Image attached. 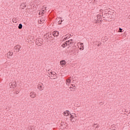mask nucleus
Listing matches in <instances>:
<instances>
[{"instance_id": "nucleus-1", "label": "nucleus", "mask_w": 130, "mask_h": 130, "mask_svg": "<svg viewBox=\"0 0 130 130\" xmlns=\"http://www.w3.org/2000/svg\"><path fill=\"white\" fill-rule=\"evenodd\" d=\"M73 40H70L68 41H67L66 42H65V43L66 44V46H69V47H71V46H72V45H73Z\"/></svg>"}, {"instance_id": "nucleus-2", "label": "nucleus", "mask_w": 130, "mask_h": 130, "mask_svg": "<svg viewBox=\"0 0 130 130\" xmlns=\"http://www.w3.org/2000/svg\"><path fill=\"white\" fill-rule=\"evenodd\" d=\"M67 126H68V124H67V122H62L61 123V125L60 126V128L61 129H63V128H67Z\"/></svg>"}, {"instance_id": "nucleus-3", "label": "nucleus", "mask_w": 130, "mask_h": 130, "mask_svg": "<svg viewBox=\"0 0 130 130\" xmlns=\"http://www.w3.org/2000/svg\"><path fill=\"white\" fill-rule=\"evenodd\" d=\"M101 18V16L100 15H96V19L94 20V23H99V20H100Z\"/></svg>"}, {"instance_id": "nucleus-4", "label": "nucleus", "mask_w": 130, "mask_h": 130, "mask_svg": "<svg viewBox=\"0 0 130 130\" xmlns=\"http://www.w3.org/2000/svg\"><path fill=\"white\" fill-rule=\"evenodd\" d=\"M38 89L39 90H43L44 89V87L43 86V84L40 83L38 85Z\"/></svg>"}, {"instance_id": "nucleus-5", "label": "nucleus", "mask_w": 130, "mask_h": 130, "mask_svg": "<svg viewBox=\"0 0 130 130\" xmlns=\"http://www.w3.org/2000/svg\"><path fill=\"white\" fill-rule=\"evenodd\" d=\"M51 77H52V78H54V79H56L57 78V76H56V73L55 72H51Z\"/></svg>"}, {"instance_id": "nucleus-6", "label": "nucleus", "mask_w": 130, "mask_h": 130, "mask_svg": "<svg viewBox=\"0 0 130 130\" xmlns=\"http://www.w3.org/2000/svg\"><path fill=\"white\" fill-rule=\"evenodd\" d=\"M66 63H67V62H66V60H61L60 61V64L61 66V67H64Z\"/></svg>"}, {"instance_id": "nucleus-7", "label": "nucleus", "mask_w": 130, "mask_h": 130, "mask_svg": "<svg viewBox=\"0 0 130 130\" xmlns=\"http://www.w3.org/2000/svg\"><path fill=\"white\" fill-rule=\"evenodd\" d=\"M102 16H103V17L104 18H110V15L108 13H103L102 14Z\"/></svg>"}, {"instance_id": "nucleus-8", "label": "nucleus", "mask_w": 130, "mask_h": 130, "mask_svg": "<svg viewBox=\"0 0 130 130\" xmlns=\"http://www.w3.org/2000/svg\"><path fill=\"white\" fill-rule=\"evenodd\" d=\"M52 34L54 37H55V36L56 37H57V36L59 35V32L57 31H54Z\"/></svg>"}, {"instance_id": "nucleus-9", "label": "nucleus", "mask_w": 130, "mask_h": 130, "mask_svg": "<svg viewBox=\"0 0 130 130\" xmlns=\"http://www.w3.org/2000/svg\"><path fill=\"white\" fill-rule=\"evenodd\" d=\"M13 54H14V53H13V52L9 51L7 53V57H8V58H11L12 55H13Z\"/></svg>"}, {"instance_id": "nucleus-10", "label": "nucleus", "mask_w": 130, "mask_h": 130, "mask_svg": "<svg viewBox=\"0 0 130 130\" xmlns=\"http://www.w3.org/2000/svg\"><path fill=\"white\" fill-rule=\"evenodd\" d=\"M14 49H15L16 50H18V52H19L21 50V46H20V45H17L14 47Z\"/></svg>"}, {"instance_id": "nucleus-11", "label": "nucleus", "mask_w": 130, "mask_h": 130, "mask_svg": "<svg viewBox=\"0 0 130 130\" xmlns=\"http://www.w3.org/2000/svg\"><path fill=\"white\" fill-rule=\"evenodd\" d=\"M10 86H12V88H15V87H17V83L13 82L12 83H10Z\"/></svg>"}, {"instance_id": "nucleus-12", "label": "nucleus", "mask_w": 130, "mask_h": 130, "mask_svg": "<svg viewBox=\"0 0 130 130\" xmlns=\"http://www.w3.org/2000/svg\"><path fill=\"white\" fill-rule=\"evenodd\" d=\"M70 120H72V121H75V120L76 119V118H75V116H74L73 115H72V114H70Z\"/></svg>"}, {"instance_id": "nucleus-13", "label": "nucleus", "mask_w": 130, "mask_h": 130, "mask_svg": "<svg viewBox=\"0 0 130 130\" xmlns=\"http://www.w3.org/2000/svg\"><path fill=\"white\" fill-rule=\"evenodd\" d=\"M30 96L31 98H35V93L34 92H30Z\"/></svg>"}, {"instance_id": "nucleus-14", "label": "nucleus", "mask_w": 130, "mask_h": 130, "mask_svg": "<svg viewBox=\"0 0 130 130\" xmlns=\"http://www.w3.org/2000/svg\"><path fill=\"white\" fill-rule=\"evenodd\" d=\"M47 36L48 38H50V39H53L54 38L50 33H48Z\"/></svg>"}, {"instance_id": "nucleus-15", "label": "nucleus", "mask_w": 130, "mask_h": 130, "mask_svg": "<svg viewBox=\"0 0 130 130\" xmlns=\"http://www.w3.org/2000/svg\"><path fill=\"white\" fill-rule=\"evenodd\" d=\"M47 35H48V34H46L44 35V38H45V39H46L47 41H48V36H47Z\"/></svg>"}, {"instance_id": "nucleus-16", "label": "nucleus", "mask_w": 130, "mask_h": 130, "mask_svg": "<svg viewBox=\"0 0 130 130\" xmlns=\"http://www.w3.org/2000/svg\"><path fill=\"white\" fill-rule=\"evenodd\" d=\"M38 41L41 45H42V43H43V39H39V40H38Z\"/></svg>"}, {"instance_id": "nucleus-17", "label": "nucleus", "mask_w": 130, "mask_h": 130, "mask_svg": "<svg viewBox=\"0 0 130 130\" xmlns=\"http://www.w3.org/2000/svg\"><path fill=\"white\" fill-rule=\"evenodd\" d=\"M109 12V9H106V10H105V11L103 13V14H108Z\"/></svg>"}, {"instance_id": "nucleus-18", "label": "nucleus", "mask_w": 130, "mask_h": 130, "mask_svg": "<svg viewBox=\"0 0 130 130\" xmlns=\"http://www.w3.org/2000/svg\"><path fill=\"white\" fill-rule=\"evenodd\" d=\"M23 28V25L22 23H20L18 25V29H22Z\"/></svg>"}, {"instance_id": "nucleus-19", "label": "nucleus", "mask_w": 130, "mask_h": 130, "mask_svg": "<svg viewBox=\"0 0 130 130\" xmlns=\"http://www.w3.org/2000/svg\"><path fill=\"white\" fill-rule=\"evenodd\" d=\"M24 6H25V4L24 3H22L20 8L21 9H24Z\"/></svg>"}, {"instance_id": "nucleus-20", "label": "nucleus", "mask_w": 130, "mask_h": 130, "mask_svg": "<svg viewBox=\"0 0 130 130\" xmlns=\"http://www.w3.org/2000/svg\"><path fill=\"white\" fill-rule=\"evenodd\" d=\"M70 83H71V80L70 79H67L66 80V84L67 85H68V84H70Z\"/></svg>"}, {"instance_id": "nucleus-21", "label": "nucleus", "mask_w": 130, "mask_h": 130, "mask_svg": "<svg viewBox=\"0 0 130 130\" xmlns=\"http://www.w3.org/2000/svg\"><path fill=\"white\" fill-rule=\"evenodd\" d=\"M70 89H71V91H76V88L72 87V86L70 87Z\"/></svg>"}, {"instance_id": "nucleus-22", "label": "nucleus", "mask_w": 130, "mask_h": 130, "mask_svg": "<svg viewBox=\"0 0 130 130\" xmlns=\"http://www.w3.org/2000/svg\"><path fill=\"white\" fill-rule=\"evenodd\" d=\"M111 127L113 130H115V128H116V126L114 125H112Z\"/></svg>"}, {"instance_id": "nucleus-23", "label": "nucleus", "mask_w": 130, "mask_h": 130, "mask_svg": "<svg viewBox=\"0 0 130 130\" xmlns=\"http://www.w3.org/2000/svg\"><path fill=\"white\" fill-rule=\"evenodd\" d=\"M63 115H64L65 116H68V115H70V113H67V112H63Z\"/></svg>"}, {"instance_id": "nucleus-24", "label": "nucleus", "mask_w": 130, "mask_h": 130, "mask_svg": "<svg viewBox=\"0 0 130 130\" xmlns=\"http://www.w3.org/2000/svg\"><path fill=\"white\" fill-rule=\"evenodd\" d=\"M38 23L39 24H43V20L41 19V20L38 21Z\"/></svg>"}, {"instance_id": "nucleus-25", "label": "nucleus", "mask_w": 130, "mask_h": 130, "mask_svg": "<svg viewBox=\"0 0 130 130\" xmlns=\"http://www.w3.org/2000/svg\"><path fill=\"white\" fill-rule=\"evenodd\" d=\"M62 47H63V48H64V47H66V46H67L66 44V42H64V43H63L61 45Z\"/></svg>"}, {"instance_id": "nucleus-26", "label": "nucleus", "mask_w": 130, "mask_h": 130, "mask_svg": "<svg viewBox=\"0 0 130 130\" xmlns=\"http://www.w3.org/2000/svg\"><path fill=\"white\" fill-rule=\"evenodd\" d=\"M12 21L13 22V23H17V20L16 19V18H13Z\"/></svg>"}, {"instance_id": "nucleus-27", "label": "nucleus", "mask_w": 130, "mask_h": 130, "mask_svg": "<svg viewBox=\"0 0 130 130\" xmlns=\"http://www.w3.org/2000/svg\"><path fill=\"white\" fill-rule=\"evenodd\" d=\"M36 43H37V45H39V46H41V44H40V43H39V41H36Z\"/></svg>"}, {"instance_id": "nucleus-28", "label": "nucleus", "mask_w": 130, "mask_h": 130, "mask_svg": "<svg viewBox=\"0 0 130 130\" xmlns=\"http://www.w3.org/2000/svg\"><path fill=\"white\" fill-rule=\"evenodd\" d=\"M108 14H109L110 16H111V14H112V12L111 11H110V10H109V12H108Z\"/></svg>"}, {"instance_id": "nucleus-29", "label": "nucleus", "mask_w": 130, "mask_h": 130, "mask_svg": "<svg viewBox=\"0 0 130 130\" xmlns=\"http://www.w3.org/2000/svg\"><path fill=\"white\" fill-rule=\"evenodd\" d=\"M122 30H123L122 28H119L118 32H122Z\"/></svg>"}, {"instance_id": "nucleus-30", "label": "nucleus", "mask_w": 130, "mask_h": 130, "mask_svg": "<svg viewBox=\"0 0 130 130\" xmlns=\"http://www.w3.org/2000/svg\"><path fill=\"white\" fill-rule=\"evenodd\" d=\"M103 20H102V18H100V20H99V23H102V21Z\"/></svg>"}, {"instance_id": "nucleus-31", "label": "nucleus", "mask_w": 130, "mask_h": 130, "mask_svg": "<svg viewBox=\"0 0 130 130\" xmlns=\"http://www.w3.org/2000/svg\"><path fill=\"white\" fill-rule=\"evenodd\" d=\"M58 25H61V21H58Z\"/></svg>"}, {"instance_id": "nucleus-32", "label": "nucleus", "mask_w": 130, "mask_h": 130, "mask_svg": "<svg viewBox=\"0 0 130 130\" xmlns=\"http://www.w3.org/2000/svg\"><path fill=\"white\" fill-rule=\"evenodd\" d=\"M51 41L53 43V42H54V38H53L52 40H51Z\"/></svg>"}, {"instance_id": "nucleus-33", "label": "nucleus", "mask_w": 130, "mask_h": 130, "mask_svg": "<svg viewBox=\"0 0 130 130\" xmlns=\"http://www.w3.org/2000/svg\"><path fill=\"white\" fill-rule=\"evenodd\" d=\"M71 52L72 53H75V51H74V50H71Z\"/></svg>"}, {"instance_id": "nucleus-34", "label": "nucleus", "mask_w": 130, "mask_h": 130, "mask_svg": "<svg viewBox=\"0 0 130 130\" xmlns=\"http://www.w3.org/2000/svg\"><path fill=\"white\" fill-rule=\"evenodd\" d=\"M71 85L73 88H75V87H76V85H75V84H71Z\"/></svg>"}, {"instance_id": "nucleus-35", "label": "nucleus", "mask_w": 130, "mask_h": 130, "mask_svg": "<svg viewBox=\"0 0 130 130\" xmlns=\"http://www.w3.org/2000/svg\"><path fill=\"white\" fill-rule=\"evenodd\" d=\"M66 112L67 113V114H68V113H70V111H69V110H67V111H66Z\"/></svg>"}, {"instance_id": "nucleus-36", "label": "nucleus", "mask_w": 130, "mask_h": 130, "mask_svg": "<svg viewBox=\"0 0 130 130\" xmlns=\"http://www.w3.org/2000/svg\"><path fill=\"white\" fill-rule=\"evenodd\" d=\"M67 39H68V37H67L66 38H64L63 40H67Z\"/></svg>"}, {"instance_id": "nucleus-37", "label": "nucleus", "mask_w": 130, "mask_h": 130, "mask_svg": "<svg viewBox=\"0 0 130 130\" xmlns=\"http://www.w3.org/2000/svg\"><path fill=\"white\" fill-rule=\"evenodd\" d=\"M26 7H27V6L26 5V4H24V6H23V8H24V9L26 8Z\"/></svg>"}, {"instance_id": "nucleus-38", "label": "nucleus", "mask_w": 130, "mask_h": 130, "mask_svg": "<svg viewBox=\"0 0 130 130\" xmlns=\"http://www.w3.org/2000/svg\"><path fill=\"white\" fill-rule=\"evenodd\" d=\"M101 44V43H100V44H98V47H99L100 46V45Z\"/></svg>"}, {"instance_id": "nucleus-39", "label": "nucleus", "mask_w": 130, "mask_h": 130, "mask_svg": "<svg viewBox=\"0 0 130 130\" xmlns=\"http://www.w3.org/2000/svg\"><path fill=\"white\" fill-rule=\"evenodd\" d=\"M98 127H99V125H97V126H96V128H98Z\"/></svg>"}, {"instance_id": "nucleus-40", "label": "nucleus", "mask_w": 130, "mask_h": 130, "mask_svg": "<svg viewBox=\"0 0 130 130\" xmlns=\"http://www.w3.org/2000/svg\"><path fill=\"white\" fill-rule=\"evenodd\" d=\"M76 117H77V115H75L74 116L75 118H76Z\"/></svg>"}, {"instance_id": "nucleus-41", "label": "nucleus", "mask_w": 130, "mask_h": 130, "mask_svg": "<svg viewBox=\"0 0 130 130\" xmlns=\"http://www.w3.org/2000/svg\"><path fill=\"white\" fill-rule=\"evenodd\" d=\"M93 125H97V123H94Z\"/></svg>"}, {"instance_id": "nucleus-42", "label": "nucleus", "mask_w": 130, "mask_h": 130, "mask_svg": "<svg viewBox=\"0 0 130 130\" xmlns=\"http://www.w3.org/2000/svg\"><path fill=\"white\" fill-rule=\"evenodd\" d=\"M128 19H130V15L128 16Z\"/></svg>"}, {"instance_id": "nucleus-43", "label": "nucleus", "mask_w": 130, "mask_h": 130, "mask_svg": "<svg viewBox=\"0 0 130 130\" xmlns=\"http://www.w3.org/2000/svg\"><path fill=\"white\" fill-rule=\"evenodd\" d=\"M18 93H19V92H18V91H16V94H18Z\"/></svg>"}, {"instance_id": "nucleus-44", "label": "nucleus", "mask_w": 130, "mask_h": 130, "mask_svg": "<svg viewBox=\"0 0 130 130\" xmlns=\"http://www.w3.org/2000/svg\"><path fill=\"white\" fill-rule=\"evenodd\" d=\"M62 21H63L62 20H61V21H60V22H61V23H62Z\"/></svg>"}, {"instance_id": "nucleus-45", "label": "nucleus", "mask_w": 130, "mask_h": 130, "mask_svg": "<svg viewBox=\"0 0 130 130\" xmlns=\"http://www.w3.org/2000/svg\"><path fill=\"white\" fill-rule=\"evenodd\" d=\"M43 14H44L43 12V13H42V15H43Z\"/></svg>"}, {"instance_id": "nucleus-46", "label": "nucleus", "mask_w": 130, "mask_h": 130, "mask_svg": "<svg viewBox=\"0 0 130 130\" xmlns=\"http://www.w3.org/2000/svg\"><path fill=\"white\" fill-rule=\"evenodd\" d=\"M74 47H72L73 48H74Z\"/></svg>"}]
</instances>
